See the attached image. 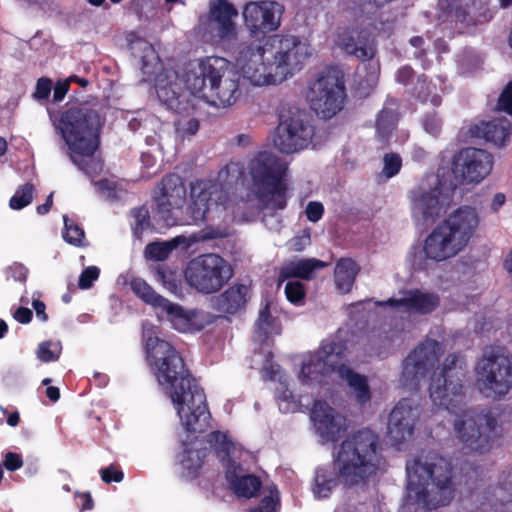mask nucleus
I'll return each instance as SVG.
<instances>
[{"mask_svg":"<svg viewBox=\"0 0 512 512\" xmlns=\"http://www.w3.org/2000/svg\"><path fill=\"white\" fill-rule=\"evenodd\" d=\"M242 174L238 163L230 162L222 167L217 179H196L190 183L189 210L193 222L208 219L213 209L225 206L228 201L227 185L237 181Z\"/></svg>","mask_w":512,"mask_h":512,"instance_id":"nucleus-8","label":"nucleus"},{"mask_svg":"<svg viewBox=\"0 0 512 512\" xmlns=\"http://www.w3.org/2000/svg\"><path fill=\"white\" fill-rule=\"evenodd\" d=\"M209 442L220 460L224 461L230 457L234 445L227 434L221 431H213L209 434Z\"/></svg>","mask_w":512,"mask_h":512,"instance_id":"nucleus-39","label":"nucleus"},{"mask_svg":"<svg viewBox=\"0 0 512 512\" xmlns=\"http://www.w3.org/2000/svg\"><path fill=\"white\" fill-rule=\"evenodd\" d=\"M52 81L49 78L41 77L37 80L35 91L32 95L33 99L42 102L47 101L51 94Z\"/></svg>","mask_w":512,"mask_h":512,"instance_id":"nucleus-52","label":"nucleus"},{"mask_svg":"<svg viewBox=\"0 0 512 512\" xmlns=\"http://www.w3.org/2000/svg\"><path fill=\"white\" fill-rule=\"evenodd\" d=\"M34 186L25 183L19 186L15 194L10 198L9 206L13 210H21L28 206L33 200Z\"/></svg>","mask_w":512,"mask_h":512,"instance_id":"nucleus-44","label":"nucleus"},{"mask_svg":"<svg viewBox=\"0 0 512 512\" xmlns=\"http://www.w3.org/2000/svg\"><path fill=\"white\" fill-rule=\"evenodd\" d=\"M407 92L422 104L430 103L433 107H439L442 104V97L437 93L436 85L425 74L417 75Z\"/></svg>","mask_w":512,"mask_h":512,"instance_id":"nucleus-35","label":"nucleus"},{"mask_svg":"<svg viewBox=\"0 0 512 512\" xmlns=\"http://www.w3.org/2000/svg\"><path fill=\"white\" fill-rule=\"evenodd\" d=\"M130 288L144 303L166 312L168 320L176 330L184 333L195 330L193 323L195 313L185 311L179 304L172 303L161 296L144 279L133 278L130 281Z\"/></svg>","mask_w":512,"mask_h":512,"instance_id":"nucleus-17","label":"nucleus"},{"mask_svg":"<svg viewBox=\"0 0 512 512\" xmlns=\"http://www.w3.org/2000/svg\"><path fill=\"white\" fill-rule=\"evenodd\" d=\"M339 364L328 363L315 352L308 355L302 362L299 378L305 384H323L331 372L336 373Z\"/></svg>","mask_w":512,"mask_h":512,"instance_id":"nucleus-31","label":"nucleus"},{"mask_svg":"<svg viewBox=\"0 0 512 512\" xmlns=\"http://www.w3.org/2000/svg\"><path fill=\"white\" fill-rule=\"evenodd\" d=\"M439 3L451 20L468 25L486 20L489 12L482 0H439Z\"/></svg>","mask_w":512,"mask_h":512,"instance_id":"nucleus-25","label":"nucleus"},{"mask_svg":"<svg viewBox=\"0 0 512 512\" xmlns=\"http://www.w3.org/2000/svg\"><path fill=\"white\" fill-rule=\"evenodd\" d=\"M94 185L99 193L106 195L109 199L116 198V188L114 183L110 180L106 178L100 179L94 182Z\"/></svg>","mask_w":512,"mask_h":512,"instance_id":"nucleus-58","label":"nucleus"},{"mask_svg":"<svg viewBox=\"0 0 512 512\" xmlns=\"http://www.w3.org/2000/svg\"><path fill=\"white\" fill-rule=\"evenodd\" d=\"M305 214L310 222L316 223L323 217L324 206L321 202L310 201L306 206Z\"/></svg>","mask_w":512,"mask_h":512,"instance_id":"nucleus-55","label":"nucleus"},{"mask_svg":"<svg viewBox=\"0 0 512 512\" xmlns=\"http://www.w3.org/2000/svg\"><path fill=\"white\" fill-rule=\"evenodd\" d=\"M402 168V158L398 153L390 152L383 156L382 174L386 178L396 176Z\"/></svg>","mask_w":512,"mask_h":512,"instance_id":"nucleus-47","label":"nucleus"},{"mask_svg":"<svg viewBox=\"0 0 512 512\" xmlns=\"http://www.w3.org/2000/svg\"><path fill=\"white\" fill-rule=\"evenodd\" d=\"M249 298V287L234 284L221 294L212 297V308L224 315H235L245 310Z\"/></svg>","mask_w":512,"mask_h":512,"instance_id":"nucleus-28","label":"nucleus"},{"mask_svg":"<svg viewBox=\"0 0 512 512\" xmlns=\"http://www.w3.org/2000/svg\"><path fill=\"white\" fill-rule=\"evenodd\" d=\"M336 373L340 379L346 381L354 394L357 404L365 406L370 403L372 393L368 383V378L365 375L355 372L344 363H341L336 367Z\"/></svg>","mask_w":512,"mask_h":512,"instance_id":"nucleus-32","label":"nucleus"},{"mask_svg":"<svg viewBox=\"0 0 512 512\" xmlns=\"http://www.w3.org/2000/svg\"><path fill=\"white\" fill-rule=\"evenodd\" d=\"M101 479L105 483L116 482L119 483L124 478V473L117 469L114 465H110L106 468L101 469Z\"/></svg>","mask_w":512,"mask_h":512,"instance_id":"nucleus-56","label":"nucleus"},{"mask_svg":"<svg viewBox=\"0 0 512 512\" xmlns=\"http://www.w3.org/2000/svg\"><path fill=\"white\" fill-rule=\"evenodd\" d=\"M498 421L490 412H465L454 421L456 438L463 447L479 454L490 451L498 438Z\"/></svg>","mask_w":512,"mask_h":512,"instance_id":"nucleus-13","label":"nucleus"},{"mask_svg":"<svg viewBox=\"0 0 512 512\" xmlns=\"http://www.w3.org/2000/svg\"><path fill=\"white\" fill-rule=\"evenodd\" d=\"M478 224L479 218L474 208H458L425 239V260L440 262L457 255L468 244Z\"/></svg>","mask_w":512,"mask_h":512,"instance_id":"nucleus-7","label":"nucleus"},{"mask_svg":"<svg viewBox=\"0 0 512 512\" xmlns=\"http://www.w3.org/2000/svg\"><path fill=\"white\" fill-rule=\"evenodd\" d=\"M403 295L399 299L389 298L386 304L394 308L403 307L409 313L420 315L430 314L440 305V297L434 292H424L415 288L403 291Z\"/></svg>","mask_w":512,"mask_h":512,"instance_id":"nucleus-26","label":"nucleus"},{"mask_svg":"<svg viewBox=\"0 0 512 512\" xmlns=\"http://www.w3.org/2000/svg\"><path fill=\"white\" fill-rule=\"evenodd\" d=\"M155 279L160 282L164 288L172 293H176L180 286V280L175 271L166 265H157L155 268Z\"/></svg>","mask_w":512,"mask_h":512,"instance_id":"nucleus-43","label":"nucleus"},{"mask_svg":"<svg viewBox=\"0 0 512 512\" xmlns=\"http://www.w3.org/2000/svg\"><path fill=\"white\" fill-rule=\"evenodd\" d=\"M131 215L134 219L133 235L136 239H141L143 232L152 227L149 210L146 206L136 207L131 211Z\"/></svg>","mask_w":512,"mask_h":512,"instance_id":"nucleus-40","label":"nucleus"},{"mask_svg":"<svg viewBox=\"0 0 512 512\" xmlns=\"http://www.w3.org/2000/svg\"><path fill=\"white\" fill-rule=\"evenodd\" d=\"M440 344L433 339H426L412 350L403 361L401 373L405 385H417L439 360Z\"/></svg>","mask_w":512,"mask_h":512,"instance_id":"nucleus-20","label":"nucleus"},{"mask_svg":"<svg viewBox=\"0 0 512 512\" xmlns=\"http://www.w3.org/2000/svg\"><path fill=\"white\" fill-rule=\"evenodd\" d=\"M285 294L289 302L299 304L306 295L305 286L299 281H289L285 286Z\"/></svg>","mask_w":512,"mask_h":512,"instance_id":"nucleus-50","label":"nucleus"},{"mask_svg":"<svg viewBox=\"0 0 512 512\" xmlns=\"http://www.w3.org/2000/svg\"><path fill=\"white\" fill-rule=\"evenodd\" d=\"M175 247L176 244L171 242H151L146 245L144 255L148 260L164 261Z\"/></svg>","mask_w":512,"mask_h":512,"instance_id":"nucleus-41","label":"nucleus"},{"mask_svg":"<svg viewBox=\"0 0 512 512\" xmlns=\"http://www.w3.org/2000/svg\"><path fill=\"white\" fill-rule=\"evenodd\" d=\"M419 409L412 399L403 398L394 406L388 417V436L394 445H399L413 436Z\"/></svg>","mask_w":512,"mask_h":512,"instance_id":"nucleus-22","label":"nucleus"},{"mask_svg":"<svg viewBox=\"0 0 512 512\" xmlns=\"http://www.w3.org/2000/svg\"><path fill=\"white\" fill-rule=\"evenodd\" d=\"M100 269L97 266L86 267L79 276L78 286L86 290L93 286L94 281L99 278Z\"/></svg>","mask_w":512,"mask_h":512,"instance_id":"nucleus-51","label":"nucleus"},{"mask_svg":"<svg viewBox=\"0 0 512 512\" xmlns=\"http://www.w3.org/2000/svg\"><path fill=\"white\" fill-rule=\"evenodd\" d=\"M239 80L240 72L234 66L221 77V81L215 87L209 89L211 96L216 98L214 104L222 107L233 105L241 94Z\"/></svg>","mask_w":512,"mask_h":512,"instance_id":"nucleus-30","label":"nucleus"},{"mask_svg":"<svg viewBox=\"0 0 512 512\" xmlns=\"http://www.w3.org/2000/svg\"><path fill=\"white\" fill-rule=\"evenodd\" d=\"M32 306L36 312L37 317L42 320L43 322H46L48 320V315L46 314V305L43 301L39 299H35L32 302Z\"/></svg>","mask_w":512,"mask_h":512,"instance_id":"nucleus-64","label":"nucleus"},{"mask_svg":"<svg viewBox=\"0 0 512 512\" xmlns=\"http://www.w3.org/2000/svg\"><path fill=\"white\" fill-rule=\"evenodd\" d=\"M102 123L98 110L84 102L63 111L57 126L68 146L71 161L89 177L100 174L103 169L101 160L94 156L100 144Z\"/></svg>","mask_w":512,"mask_h":512,"instance_id":"nucleus-5","label":"nucleus"},{"mask_svg":"<svg viewBox=\"0 0 512 512\" xmlns=\"http://www.w3.org/2000/svg\"><path fill=\"white\" fill-rule=\"evenodd\" d=\"M184 276L187 284L197 292L205 295L220 291L232 278L230 264L215 253L201 254L191 259Z\"/></svg>","mask_w":512,"mask_h":512,"instance_id":"nucleus-11","label":"nucleus"},{"mask_svg":"<svg viewBox=\"0 0 512 512\" xmlns=\"http://www.w3.org/2000/svg\"><path fill=\"white\" fill-rule=\"evenodd\" d=\"M407 490L425 512L449 506L459 492L460 481L452 461L429 451L406 463Z\"/></svg>","mask_w":512,"mask_h":512,"instance_id":"nucleus-4","label":"nucleus"},{"mask_svg":"<svg viewBox=\"0 0 512 512\" xmlns=\"http://www.w3.org/2000/svg\"><path fill=\"white\" fill-rule=\"evenodd\" d=\"M64 220V231H63V239L76 247L85 246V233L84 230L77 224H75L72 220L68 218L67 215L63 216Z\"/></svg>","mask_w":512,"mask_h":512,"instance_id":"nucleus-42","label":"nucleus"},{"mask_svg":"<svg viewBox=\"0 0 512 512\" xmlns=\"http://www.w3.org/2000/svg\"><path fill=\"white\" fill-rule=\"evenodd\" d=\"M314 131V126L303 113L297 109H288L279 114L273 143L281 153L292 154L309 146Z\"/></svg>","mask_w":512,"mask_h":512,"instance_id":"nucleus-15","label":"nucleus"},{"mask_svg":"<svg viewBox=\"0 0 512 512\" xmlns=\"http://www.w3.org/2000/svg\"><path fill=\"white\" fill-rule=\"evenodd\" d=\"M382 445L378 434L363 428L347 436L329 464L315 469L312 491L316 498H328L334 489L365 488L382 464Z\"/></svg>","mask_w":512,"mask_h":512,"instance_id":"nucleus-2","label":"nucleus"},{"mask_svg":"<svg viewBox=\"0 0 512 512\" xmlns=\"http://www.w3.org/2000/svg\"><path fill=\"white\" fill-rule=\"evenodd\" d=\"M475 373L480 390L488 396L500 399L512 389V357L504 347L485 348L476 363Z\"/></svg>","mask_w":512,"mask_h":512,"instance_id":"nucleus-10","label":"nucleus"},{"mask_svg":"<svg viewBox=\"0 0 512 512\" xmlns=\"http://www.w3.org/2000/svg\"><path fill=\"white\" fill-rule=\"evenodd\" d=\"M441 194V181L438 177L422 180L409 192L413 211L421 214L424 221L434 220L440 215Z\"/></svg>","mask_w":512,"mask_h":512,"instance_id":"nucleus-23","label":"nucleus"},{"mask_svg":"<svg viewBox=\"0 0 512 512\" xmlns=\"http://www.w3.org/2000/svg\"><path fill=\"white\" fill-rule=\"evenodd\" d=\"M467 369L454 353L449 354L439 370L434 372L429 385V395L435 406L457 413L464 402V380Z\"/></svg>","mask_w":512,"mask_h":512,"instance_id":"nucleus-9","label":"nucleus"},{"mask_svg":"<svg viewBox=\"0 0 512 512\" xmlns=\"http://www.w3.org/2000/svg\"><path fill=\"white\" fill-rule=\"evenodd\" d=\"M233 67L234 65L223 57H205L194 70L186 74V85L192 94L203 93L207 87H215L221 81V77Z\"/></svg>","mask_w":512,"mask_h":512,"instance_id":"nucleus-21","label":"nucleus"},{"mask_svg":"<svg viewBox=\"0 0 512 512\" xmlns=\"http://www.w3.org/2000/svg\"><path fill=\"white\" fill-rule=\"evenodd\" d=\"M145 349L157 381L164 386L185 430L205 432L211 420L206 394L183 357L169 342L157 336L147 338Z\"/></svg>","mask_w":512,"mask_h":512,"instance_id":"nucleus-1","label":"nucleus"},{"mask_svg":"<svg viewBox=\"0 0 512 512\" xmlns=\"http://www.w3.org/2000/svg\"><path fill=\"white\" fill-rule=\"evenodd\" d=\"M69 81H57L53 89V102H61L69 91Z\"/></svg>","mask_w":512,"mask_h":512,"instance_id":"nucleus-61","label":"nucleus"},{"mask_svg":"<svg viewBox=\"0 0 512 512\" xmlns=\"http://www.w3.org/2000/svg\"><path fill=\"white\" fill-rule=\"evenodd\" d=\"M280 505L279 492L270 490L268 495H265L257 507L252 508L251 512H276L277 507Z\"/></svg>","mask_w":512,"mask_h":512,"instance_id":"nucleus-49","label":"nucleus"},{"mask_svg":"<svg viewBox=\"0 0 512 512\" xmlns=\"http://www.w3.org/2000/svg\"><path fill=\"white\" fill-rule=\"evenodd\" d=\"M238 14V9L229 0H209L208 11L201 19L203 35L215 46H230L238 39L235 21Z\"/></svg>","mask_w":512,"mask_h":512,"instance_id":"nucleus-14","label":"nucleus"},{"mask_svg":"<svg viewBox=\"0 0 512 512\" xmlns=\"http://www.w3.org/2000/svg\"><path fill=\"white\" fill-rule=\"evenodd\" d=\"M310 233L305 231L303 235L295 236L291 240V248L296 252H301L310 244Z\"/></svg>","mask_w":512,"mask_h":512,"instance_id":"nucleus-62","label":"nucleus"},{"mask_svg":"<svg viewBox=\"0 0 512 512\" xmlns=\"http://www.w3.org/2000/svg\"><path fill=\"white\" fill-rule=\"evenodd\" d=\"M251 191L262 209L284 210L289 199L288 164L271 151H259L249 161Z\"/></svg>","mask_w":512,"mask_h":512,"instance_id":"nucleus-6","label":"nucleus"},{"mask_svg":"<svg viewBox=\"0 0 512 512\" xmlns=\"http://www.w3.org/2000/svg\"><path fill=\"white\" fill-rule=\"evenodd\" d=\"M22 456L16 452H7L4 456L3 466L8 471H16L23 466Z\"/></svg>","mask_w":512,"mask_h":512,"instance_id":"nucleus-57","label":"nucleus"},{"mask_svg":"<svg viewBox=\"0 0 512 512\" xmlns=\"http://www.w3.org/2000/svg\"><path fill=\"white\" fill-rule=\"evenodd\" d=\"M284 6L276 1H249L242 9L243 23L251 37L276 31L281 25Z\"/></svg>","mask_w":512,"mask_h":512,"instance_id":"nucleus-18","label":"nucleus"},{"mask_svg":"<svg viewBox=\"0 0 512 512\" xmlns=\"http://www.w3.org/2000/svg\"><path fill=\"white\" fill-rule=\"evenodd\" d=\"M498 106L500 110L512 116V80L508 82L499 96Z\"/></svg>","mask_w":512,"mask_h":512,"instance_id":"nucleus-54","label":"nucleus"},{"mask_svg":"<svg viewBox=\"0 0 512 512\" xmlns=\"http://www.w3.org/2000/svg\"><path fill=\"white\" fill-rule=\"evenodd\" d=\"M314 425L326 441L336 442L342 434V427L337 421V413L325 401L316 400L311 410Z\"/></svg>","mask_w":512,"mask_h":512,"instance_id":"nucleus-27","label":"nucleus"},{"mask_svg":"<svg viewBox=\"0 0 512 512\" xmlns=\"http://www.w3.org/2000/svg\"><path fill=\"white\" fill-rule=\"evenodd\" d=\"M60 355V349L58 345L52 341H44L39 344L37 349V357L42 362H53L58 360Z\"/></svg>","mask_w":512,"mask_h":512,"instance_id":"nucleus-48","label":"nucleus"},{"mask_svg":"<svg viewBox=\"0 0 512 512\" xmlns=\"http://www.w3.org/2000/svg\"><path fill=\"white\" fill-rule=\"evenodd\" d=\"M398 102L394 98H387L383 108L378 112L375 129L376 139L384 146L389 144V140L396 129L398 121L397 113Z\"/></svg>","mask_w":512,"mask_h":512,"instance_id":"nucleus-33","label":"nucleus"},{"mask_svg":"<svg viewBox=\"0 0 512 512\" xmlns=\"http://www.w3.org/2000/svg\"><path fill=\"white\" fill-rule=\"evenodd\" d=\"M421 123L423 129L430 135L437 137L442 130L443 118L436 110L427 111L423 114Z\"/></svg>","mask_w":512,"mask_h":512,"instance_id":"nucleus-46","label":"nucleus"},{"mask_svg":"<svg viewBox=\"0 0 512 512\" xmlns=\"http://www.w3.org/2000/svg\"><path fill=\"white\" fill-rule=\"evenodd\" d=\"M417 75L415 74V71L412 67L408 65H404L400 67L395 75L396 81L405 86V87H411L412 83L415 82Z\"/></svg>","mask_w":512,"mask_h":512,"instance_id":"nucleus-53","label":"nucleus"},{"mask_svg":"<svg viewBox=\"0 0 512 512\" xmlns=\"http://www.w3.org/2000/svg\"><path fill=\"white\" fill-rule=\"evenodd\" d=\"M338 45L345 53L362 62L372 60L377 53L374 35L367 28L344 29L339 34Z\"/></svg>","mask_w":512,"mask_h":512,"instance_id":"nucleus-24","label":"nucleus"},{"mask_svg":"<svg viewBox=\"0 0 512 512\" xmlns=\"http://www.w3.org/2000/svg\"><path fill=\"white\" fill-rule=\"evenodd\" d=\"M309 53L299 37L273 34L263 45L241 43L236 57L240 76L254 86L277 84L299 71Z\"/></svg>","mask_w":512,"mask_h":512,"instance_id":"nucleus-3","label":"nucleus"},{"mask_svg":"<svg viewBox=\"0 0 512 512\" xmlns=\"http://www.w3.org/2000/svg\"><path fill=\"white\" fill-rule=\"evenodd\" d=\"M359 266L351 258H341L337 261L334 269L335 284L339 291L348 293L351 291Z\"/></svg>","mask_w":512,"mask_h":512,"instance_id":"nucleus-36","label":"nucleus"},{"mask_svg":"<svg viewBox=\"0 0 512 512\" xmlns=\"http://www.w3.org/2000/svg\"><path fill=\"white\" fill-rule=\"evenodd\" d=\"M261 486L260 478L254 474L235 475L230 480V487L235 495L246 499L256 496Z\"/></svg>","mask_w":512,"mask_h":512,"instance_id":"nucleus-37","label":"nucleus"},{"mask_svg":"<svg viewBox=\"0 0 512 512\" xmlns=\"http://www.w3.org/2000/svg\"><path fill=\"white\" fill-rule=\"evenodd\" d=\"M492 168L493 156L483 149L463 148L453 158V171L465 184L480 183Z\"/></svg>","mask_w":512,"mask_h":512,"instance_id":"nucleus-19","label":"nucleus"},{"mask_svg":"<svg viewBox=\"0 0 512 512\" xmlns=\"http://www.w3.org/2000/svg\"><path fill=\"white\" fill-rule=\"evenodd\" d=\"M346 97L344 76L334 68L319 73L307 94L311 109L322 119H330L340 112Z\"/></svg>","mask_w":512,"mask_h":512,"instance_id":"nucleus-12","label":"nucleus"},{"mask_svg":"<svg viewBox=\"0 0 512 512\" xmlns=\"http://www.w3.org/2000/svg\"><path fill=\"white\" fill-rule=\"evenodd\" d=\"M276 318L271 315L269 303L260 310L257 321L255 322V337L263 343L275 330Z\"/></svg>","mask_w":512,"mask_h":512,"instance_id":"nucleus-38","label":"nucleus"},{"mask_svg":"<svg viewBox=\"0 0 512 512\" xmlns=\"http://www.w3.org/2000/svg\"><path fill=\"white\" fill-rule=\"evenodd\" d=\"M326 266H328V263L315 258L290 261L281 268L280 277L282 279L300 278L311 280L314 277L315 271Z\"/></svg>","mask_w":512,"mask_h":512,"instance_id":"nucleus-34","label":"nucleus"},{"mask_svg":"<svg viewBox=\"0 0 512 512\" xmlns=\"http://www.w3.org/2000/svg\"><path fill=\"white\" fill-rule=\"evenodd\" d=\"M156 211L168 226L178 224V213L187 200V190L182 177L175 173L165 175L154 190Z\"/></svg>","mask_w":512,"mask_h":512,"instance_id":"nucleus-16","label":"nucleus"},{"mask_svg":"<svg viewBox=\"0 0 512 512\" xmlns=\"http://www.w3.org/2000/svg\"><path fill=\"white\" fill-rule=\"evenodd\" d=\"M13 318L20 324H28L33 318V313L29 308L18 307L13 313Z\"/></svg>","mask_w":512,"mask_h":512,"instance_id":"nucleus-63","label":"nucleus"},{"mask_svg":"<svg viewBox=\"0 0 512 512\" xmlns=\"http://www.w3.org/2000/svg\"><path fill=\"white\" fill-rule=\"evenodd\" d=\"M8 273L10 277H12L15 281L24 283L27 280L28 270L27 268L20 264L14 263L8 268Z\"/></svg>","mask_w":512,"mask_h":512,"instance_id":"nucleus-60","label":"nucleus"},{"mask_svg":"<svg viewBox=\"0 0 512 512\" xmlns=\"http://www.w3.org/2000/svg\"><path fill=\"white\" fill-rule=\"evenodd\" d=\"M346 350V346L341 341L336 340H324L322 341L319 349L315 351V353L318 356H321V358L324 359V361H327L328 363L331 362V357L336 356L338 359H342L344 356V352Z\"/></svg>","mask_w":512,"mask_h":512,"instance_id":"nucleus-45","label":"nucleus"},{"mask_svg":"<svg viewBox=\"0 0 512 512\" xmlns=\"http://www.w3.org/2000/svg\"><path fill=\"white\" fill-rule=\"evenodd\" d=\"M475 137L483 138L495 146L501 147L506 144L511 135V123L505 118H495L491 121L481 122L471 128Z\"/></svg>","mask_w":512,"mask_h":512,"instance_id":"nucleus-29","label":"nucleus"},{"mask_svg":"<svg viewBox=\"0 0 512 512\" xmlns=\"http://www.w3.org/2000/svg\"><path fill=\"white\" fill-rule=\"evenodd\" d=\"M158 97L160 100H162L168 107L172 109L178 108L179 104V96L176 92L171 91V95H169V89L168 87H162L157 90Z\"/></svg>","mask_w":512,"mask_h":512,"instance_id":"nucleus-59","label":"nucleus"}]
</instances>
